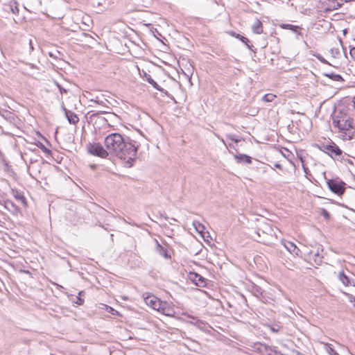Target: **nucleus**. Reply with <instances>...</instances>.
Returning <instances> with one entry per match:
<instances>
[{
	"label": "nucleus",
	"instance_id": "f257e3e1",
	"mask_svg": "<svg viewBox=\"0 0 355 355\" xmlns=\"http://www.w3.org/2000/svg\"><path fill=\"white\" fill-rule=\"evenodd\" d=\"M105 146L108 154L118 157L126 167H131L137 158L139 145L134 140L125 141L121 135L112 133L105 139Z\"/></svg>",
	"mask_w": 355,
	"mask_h": 355
},
{
	"label": "nucleus",
	"instance_id": "f03ea898",
	"mask_svg": "<svg viewBox=\"0 0 355 355\" xmlns=\"http://www.w3.org/2000/svg\"><path fill=\"white\" fill-rule=\"evenodd\" d=\"M333 125L345 134L343 137L345 139H351L353 138L355 126L353 120L349 116L341 113L336 114L333 118Z\"/></svg>",
	"mask_w": 355,
	"mask_h": 355
},
{
	"label": "nucleus",
	"instance_id": "7ed1b4c3",
	"mask_svg": "<svg viewBox=\"0 0 355 355\" xmlns=\"http://www.w3.org/2000/svg\"><path fill=\"white\" fill-rule=\"evenodd\" d=\"M257 236L259 239H257L259 242L267 243L271 238L277 237L276 233L268 223H264L261 225L257 232Z\"/></svg>",
	"mask_w": 355,
	"mask_h": 355
},
{
	"label": "nucleus",
	"instance_id": "20e7f679",
	"mask_svg": "<svg viewBox=\"0 0 355 355\" xmlns=\"http://www.w3.org/2000/svg\"><path fill=\"white\" fill-rule=\"evenodd\" d=\"M87 150L89 154L101 158H105L109 155L107 149H104V148L98 143H89L87 146Z\"/></svg>",
	"mask_w": 355,
	"mask_h": 355
},
{
	"label": "nucleus",
	"instance_id": "39448f33",
	"mask_svg": "<svg viewBox=\"0 0 355 355\" xmlns=\"http://www.w3.org/2000/svg\"><path fill=\"white\" fill-rule=\"evenodd\" d=\"M327 184L329 189L334 193L340 196L344 193L345 188L342 182L329 180L327 182Z\"/></svg>",
	"mask_w": 355,
	"mask_h": 355
},
{
	"label": "nucleus",
	"instance_id": "423d86ee",
	"mask_svg": "<svg viewBox=\"0 0 355 355\" xmlns=\"http://www.w3.org/2000/svg\"><path fill=\"white\" fill-rule=\"evenodd\" d=\"M324 151L332 158H336L342 154V150L335 144L324 146Z\"/></svg>",
	"mask_w": 355,
	"mask_h": 355
},
{
	"label": "nucleus",
	"instance_id": "0eeeda50",
	"mask_svg": "<svg viewBox=\"0 0 355 355\" xmlns=\"http://www.w3.org/2000/svg\"><path fill=\"white\" fill-rule=\"evenodd\" d=\"M189 279L196 286L204 287L206 285V279L196 272H190Z\"/></svg>",
	"mask_w": 355,
	"mask_h": 355
},
{
	"label": "nucleus",
	"instance_id": "6e6552de",
	"mask_svg": "<svg viewBox=\"0 0 355 355\" xmlns=\"http://www.w3.org/2000/svg\"><path fill=\"white\" fill-rule=\"evenodd\" d=\"M145 303L152 307L155 310H157L159 305H161V300L153 295H148L146 297H144Z\"/></svg>",
	"mask_w": 355,
	"mask_h": 355
},
{
	"label": "nucleus",
	"instance_id": "1a4fd4ad",
	"mask_svg": "<svg viewBox=\"0 0 355 355\" xmlns=\"http://www.w3.org/2000/svg\"><path fill=\"white\" fill-rule=\"evenodd\" d=\"M157 311L167 316H173L175 314L173 306L167 302L162 301H161V305H159Z\"/></svg>",
	"mask_w": 355,
	"mask_h": 355
},
{
	"label": "nucleus",
	"instance_id": "9d476101",
	"mask_svg": "<svg viewBox=\"0 0 355 355\" xmlns=\"http://www.w3.org/2000/svg\"><path fill=\"white\" fill-rule=\"evenodd\" d=\"M283 245L284 248L293 255L294 256H300L301 250L300 249L296 246V245L291 241H284Z\"/></svg>",
	"mask_w": 355,
	"mask_h": 355
},
{
	"label": "nucleus",
	"instance_id": "9b49d317",
	"mask_svg": "<svg viewBox=\"0 0 355 355\" xmlns=\"http://www.w3.org/2000/svg\"><path fill=\"white\" fill-rule=\"evenodd\" d=\"M64 112H65V116L67 118L69 123L73 124V125L76 124L79 121V118L78 117V116L76 114H74L73 112L67 110L64 107Z\"/></svg>",
	"mask_w": 355,
	"mask_h": 355
},
{
	"label": "nucleus",
	"instance_id": "f8f14e48",
	"mask_svg": "<svg viewBox=\"0 0 355 355\" xmlns=\"http://www.w3.org/2000/svg\"><path fill=\"white\" fill-rule=\"evenodd\" d=\"M252 30L254 33L261 34L263 33V26L260 20L257 19L252 26Z\"/></svg>",
	"mask_w": 355,
	"mask_h": 355
},
{
	"label": "nucleus",
	"instance_id": "ddd939ff",
	"mask_svg": "<svg viewBox=\"0 0 355 355\" xmlns=\"http://www.w3.org/2000/svg\"><path fill=\"white\" fill-rule=\"evenodd\" d=\"M234 158L237 160L238 162H245L248 164H250L252 162V158L244 154L236 155Z\"/></svg>",
	"mask_w": 355,
	"mask_h": 355
},
{
	"label": "nucleus",
	"instance_id": "4468645a",
	"mask_svg": "<svg viewBox=\"0 0 355 355\" xmlns=\"http://www.w3.org/2000/svg\"><path fill=\"white\" fill-rule=\"evenodd\" d=\"M193 225L194 227V228L196 229V230L201 234V236H204V233H205V226L201 224L199 221H193Z\"/></svg>",
	"mask_w": 355,
	"mask_h": 355
},
{
	"label": "nucleus",
	"instance_id": "2eb2a0df",
	"mask_svg": "<svg viewBox=\"0 0 355 355\" xmlns=\"http://www.w3.org/2000/svg\"><path fill=\"white\" fill-rule=\"evenodd\" d=\"M325 351L329 355H340L334 349L332 345L329 343H323Z\"/></svg>",
	"mask_w": 355,
	"mask_h": 355
},
{
	"label": "nucleus",
	"instance_id": "dca6fc26",
	"mask_svg": "<svg viewBox=\"0 0 355 355\" xmlns=\"http://www.w3.org/2000/svg\"><path fill=\"white\" fill-rule=\"evenodd\" d=\"M233 35L234 37H236V38L239 39L242 42H243L244 44H246L247 47L250 49V50H252V47L253 46L252 45H250L248 43H249V40L248 38L239 35V34H236V33H234Z\"/></svg>",
	"mask_w": 355,
	"mask_h": 355
},
{
	"label": "nucleus",
	"instance_id": "f3484780",
	"mask_svg": "<svg viewBox=\"0 0 355 355\" xmlns=\"http://www.w3.org/2000/svg\"><path fill=\"white\" fill-rule=\"evenodd\" d=\"M146 75V80L148 83H150L154 88H155L156 89L159 90V91H161L162 89L160 88V87L157 84V83L151 78V76L150 75H148V74H145Z\"/></svg>",
	"mask_w": 355,
	"mask_h": 355
},
{
	"label": "nucleus",
	"instance_id": "a211bd4d",
	"mask_svg": "<svg viewBox=\"0 0 355 355\" xmlns=\"http://www.w3.org/2000/svg\"><path fill=\"white\" fill-rule=\"evenodd\" d=\"M338 277L344 285L348 286L350 284L349 279L343 272L339 274Z\"/></svg>",
	"mask_w": 355,
	"mask_h": 355
},
{
	"label": "nucleus",
	"instance_id": "6ab92c4d",
	"mask_svg": "<svg viewBox=\"0 0 355 355\" xmlns=\"http://www.w3.org/2000/svg\"><path fill=\"white\" fill-rule=\"evenodd\" d=\"M276 98V95L273 94H267L262 97L264 102H272Z\"/></svg>",
	"mask_w": 355,
	"mask_h": 355
},
{
	"label": "nucleus",
	"instance_id": "aec40b11",
	"mask_svg": "<svg viewBox=\"0 0 355 355\" xmlns=\"http://www.w3.org/2000/svg\"><path fill=\"white\" fill-rule=\"evenodd\" d=\"M331 53L332 54L333 57L338 58L340 55V49L339 46L333 47L331 49Z\"/></svg>",
	"mask_w": 355,
	"mask_h": 355
},
{
	"label": "nucleus",
	"instance_id": "412c9836",
	"mask_svg": "<svg viewBox=\"0 0 355 355\" xmlns=\"http://www.w3.org/2000/svg\"><path fill=\"white\" fill-rule=\"evenodd\" d=\"M37 146L40 148L44 153H46V154H50L51 151L50 150H49L41 142H37L36 144Z\"/></svg>",
	"mask_w": 355,
	"mask_h": 355
},
{
	"label": "nucleus",
	"instance_id": "4be33fe9",
	"mask_svg": "<svg viewBox=\"0 0 355 355\" xmlns=\"http://www.w3.org/2000/svg\"><path fill=\"white\" fill-rule=\"evenodd\" d=\"M314 261L316 264H320L322 262V257L320 254L319 252V248L318 249L317 252L314 253Z\"/></svg>",
	"mask_w": 355,
	"mask_h": 355
},
{
	"label": "nucleus",
	"instance_id": "5701e85b",
	"mask_svg": "<svg viewBox=\"0 0 355 355\" xmlns=\"http://www.w3.org/2000/svg\"><path fill=\"white\" fill-rule=\"evenodd\" d=\"M157 248H159V253L164 257L165 258H168V255L167 254L166 250L164 249L159 243H157Z\"/></svg>",
	"mask_w": 355,
	"mask_h": 355
},
{
	"label": "nucleus",
	"instance_id": "b1692460",
	"mask_svg": "<svg viewBox=\"0 0 355 355\" xmlns=\"http://www.w3.org/2000/svg\"><path fill=\"white\" fill-rule=\"evenodd\" d=\"M55 85L57 86V87L58 88L61 95H62L63 94H66L68 92V89L63 87L61 85H60L59 83H55Z\"/></svg>",
	"mask_w": 355,
	"mask_h": 355
},
{
	"label": "nucleus",
	"instance_id": "393cba45",
	"mask_svg": "<svg viewBox=\"0 0 355 355\" xmlns=\"http://www.w3.org/2000/svg\"><path fill=\"white\" fill-rule=\"evenodd\" d=\"M257 349L261 352H268V350H270V348L268 347V346H266V345H259V347H257Z\"/></svg>",
	"mask_w": 355,
	"mask_h": 355
},
{
	"label": "nucleus",
	"instance_id": "a878e982",
	"mask_svg": "<svg viewBox=\"0 0 355 355\" xmlns=\"http://www.w3.org/2000/svg\"><path fill=\"white\" fill-rule=\"evenodd\" d=\"M281 26L283 28L290 29L292 31H296V29L298 28L297 26H293L292 24H282Z\"/></svg>",
	"mask_w": 355,
	"mask_h": 355
},
{
	"label": "nucleus",
	"instance_id": "bb28decb",
	"mask_svg": "<svg viewBox=\"0 0 355 355\" xmlns=\"http://www.w3.org/2000/svg\"><path fill=\"white\" fill-rule=\"evenodd\" d=\"M188 317L190 318H192L193 320H196L195 322H193V324L200 327L201 324H204L200 320L196 319L195 317L188 315Z\"/></svg>",
	"mask_w": 355,
	"mask_h": 355
},
{
	"label": "nucleus",
	"instance_id": "cd10ccee",
	"mask_svg": "<svg viewBox=\"0 0 355 355\" xmlns=\"http://www.w3.org/2000/svg\"><path fill=\"white\" fill-rule=\"evenodd\" d=\"M327 76L331 78H334V80H342V77L340 76V75H334V74H331V75H327Z\"/></svg>",
	"mask_w": 355,
	"mask_h": 355
},
{
	"label": "nucleus",
	"instance_id": "c85d7f7f",
	"mask_svg": "<svg viewBox=\"0 0 355 355\" xmlns=\"http://www.w3.org/2000/svg\"><path fill=\"white\" fill-rule=\"evenodd\" d=\"M347 296L348 297L349 301L353 303L354 306H355V297L351 294H347Z\"/></svg>",
	"mask_w": 355,
	"mask_h": 355
},
{
	"label": "nucleus",
	"instance_id": "c756f323",
	"mask_svg": "<svg viewBox=\"0 0 355 355\" xmlns=\"http://www.w3.org/2000/svg\"><path fill=\"white\" fill-rule=\"evenodd\" d=\"M352 0H337V6L340 7L343 6L345 3H348L351 1Z\"/></svg>",
	"mask_w": 355,
	"mask_h": 355
},
{
	"label": "nucleus",
	"instance_id": "7c9ffc66",
	"mask_svg": "<svg viewBox=\"0 0 355 355\" xmlns=\"http://www.w3.org/2000/svg\"><path fill=\"white\" fill-rule=\"evenodd\" d=\"M322 215L325 218H327V219L329 218L330 215H329V213L327 210H325V209L322 210Z\"/></svg>",
	"mask_w": 355,
	"mask_h": 355
},
{
	"label": "nucleus",
	"instance_id": "2f4dec72",
	"mask_svg": "<svg viewBox=\"0 0 355 355\" xmlns=\"http://www.w3.org/2000/svg\"><path fill=\"white\" fill-rule=\"evenodd\" d=\"M349 53L352 58L355 60V47H353L350 49Z\"/></svg>",
	"mask_w": 355,
	"mask_h": 355
},
{
	"label": "nucleus",
	"instance_id": "473e14b6",
	"mask_svg": "<svg viewBox=\"0 0 355 355\" xmlns=\"http://www.w3.org/2000/svg\"><path fill=\"white\" fill-rule=\"evenodd\" d=\"M227 138L231 139L232 141H234L236 143H237L239 141V139L234 138L232 135H228Z\"/></svg>",
	"mask_w": 355,
	"mask_h": 355
},
{
	"label": "nucleus",
	"instance_id": "72a5a7b5",
	"mask_svg": "<svg viewBox=\"0 0 355 355\" xmlns=\"http://www.w3.org/2000/svg\"><path fill=\"white\" fill-rule=\"evenodd\" d=\"M76 303L80 305L83 303V300H82L79 297H77V301L76 302Z\"/></svg>",
	"mask_w": 355,
	"mask_h": 355
},
{
	"label": "nucleus",
	"instance_id": "f704fd0d",
	"mask_svg": "<svg viewBox=\"0 0 355 355\" xmlns=\"http://www.w3.org/2000/svg\"><path fill=\"white\" fill-rule=\"evenodd\" d=\"M275 167L277 168H279V169L282 168V166L279 164H277V163L275 164Z\"/></svg>",
	"mask_w": 355,
	"mask_h": 355
},
{
	"label": "nucleus",
	"instance_id": "c9c22d12",
	"mask_svg": "<svg viewBox=\"0 0 355 355\" xmlns=\"http://www.w3.org/2000/svg\"><path fill=\"white\" fill-rule=\"evenodd\" d=\"M218 138L221 141V142L224 144V145H226L224 139L223 138H220L219 136H217Z\"/></svg>",
	"mask_w": 355,
	"mask_h": 355
},
{
	"label": "nucleus",
	"instance_id": "e433bc0d",
	"mask_svg": "<svg viewBox=\"0 0 355 355\" xmlns=\"http://www.w3.org/2000/svg\"><path fill=\"white\" fill-rule=\"evenodd\" d=\"M338 44L340 47H342L343 44H342V41H341L340 40H338Z\"/></svg>",
	"mask_w": 355,
	"mask_h": 355
},
{
	"label": "nucleus",
	"instance_id": "4c0bfd02",
	"mask_svg": "<svg viewBox=\"0 0 355 355\" xmlns=\"http://www.w3.org/2000/svg\"><path fill=\"white\" fill-rule=\"evenodd\" d=\"M91 101H94V102H96V103H99V102H98V100H93V99H92Z\"/></svg>",
	"mask_w": 355,
	"mask_h": 355
},
{
	"label": "nucleus",
	"instance_id": "58836bf2",
	"mask_svg": "<svg viewBox=\"0 0 355 355\" xmlns=\"http://www.w3.org/2000/svg\"><path fill=\"white\" fill-rule=\"evenodd\" d=\"M229 146H230V147H231V148H234V146L232 144H229Z\"/></svg>",
	"mask_w": 355,
	"mask_h": 355
},
{
	"label": "nucleus",
	"instance_id": "ea45409f",
	"mask_svg": "<svg viewBox=\"0 0 355 355\" xmlns=\"http://www.w3.org/2000/svg\"><path fill=\"white\" fill-rule=\"evenodd\" d=\"M16 10H17V8H15V9L12 10V12H15V11H16Z\"/></svg>",
	"mask_w": 355,
	"mask_h": 355
},
{
	"label": "nucleus",
	"instance_id": "a19ab883",
	"mask_svg": "<svg viewBox=\"0 0 355 355\" xmlns=\"http://www.w3.org/2000/svg\"><path fill=\"white\" fill-rule=\"evenodd\" d=\"M16 10H17V8H15V9L12 10V12H15V11H16Z\"/></svg>",
	"mask_w": 355,
	"mask_h": 355
},
{
	"label": "nucleus",
	"instance_id": "79ce46f5",
	"mask_svg": "<svg viewBox=\"0 0 355 355\" xmlns=\"http://www.w3.org/2000/svg\"><path fill=\"white\" fill-rule=\"evenodd\" d=\"M16 10H17V8H15V9L12 10V12H15V11H16Z\"/></svg>",
	"mask_w": 355,
	"mask_h": 355
},
{
	"label": "nucleus",
	"instance_id": "37998d69",
	"mask_svg": "<svg viewBox=\"0 0 355 355\" xmlns=\"http://www.w3.org/2000/svg\"><path fill=\"white\" fill-rule=\"evenodd\" d=\"M171 220H173L174 222H176V221H177V220H176V219H175V218H171Z\"/></svg>",
	"mask_w": 355,
	"mask_h": 355
},
{
	"label": "nucleus",
	"instance_id": "c03bdc74",
	"mask_svg": "<svg viewBox=\"0 0 355 355\" xmlns=\"http://www.w3.org/2000/svg\"><path fill=\"white\" fill-rule=\"evenodd\" d=\"M343 33H344V34H345L347 33V30H344Z\"/></svg>",
	"mask_w": 355,
	"mask_h": 355
},
{
	"label": "nucleus",
	"instance_id": "a18cd8bd",
	"mask_svg": "<svg viewBox=\"0 0 355 355\" xmlns=\"http://www.w3.org/2000/svg\"><path fill=\"white\" fill-rule=\"evenodd\" d=\"M164 218H165V220H167L168 219V217H166H166H164Z\"/></svg>",
	"mask_w": 355,
	"mask_h": 355
}]
</instances>
